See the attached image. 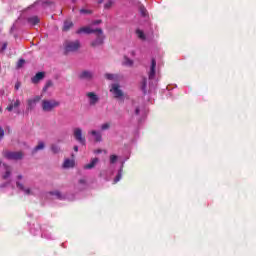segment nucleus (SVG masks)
Listing matches in <instances>:
<instances>
[{
    "instance_id": "nucleus-1",
    "label": "nucleus",
    "mask_w": 256,
    "mask_h": 256,
    "mask_svg": "<svg viewBox=\"0 0 256 256\" xmlns=\"http://www.w3.org/2000/svg\"><path fill=\"white\" fill-rule=\"evenodd\" d=\"M4 157L5 159H8L9 161H22L25 157V152L23 151H11L6 150L4 151Z\"/></svg>"
},
{
    "instance_id": "nucleus-2",
    "label": "nucleus",
    "mask_w": 256,
    "mask_h": 256,
    "mask_svg": "<svg viewBox=\"0 0 256 256\" xmlns=\"http://www.w3.org/2000/svg\"><path fill=\"white\" fill-rule=\"evenodd\" d=\"M61 103L57 100H42V109L43 111H53V109L59 107Z\"/></svg>"
},
{
    "instance_id": "nucleus-3",
    "label": "nucleus",
    "mask_w": 256,
    "mask_h": 256,
    "mask_svg": "<svg viewBox=\"0 0 256 256\" xmlns=\"http://www.w3.org/2000/svg\"><path fill=\"white\" fill-rule=\"evenodd\" d=\"M81 47V43L79 41L71 42L66 41L65 43V53H71L73 51H78Z\"/></svg>"
},
{
    "instance_id": "nucleus-4",
    "label": "nucleus",
    "mask_w": 256,
    "mask_h": 256,
    "mask_svg": "<svg viewBox=\"0 0 256 256\" xmlns=\"http://www.w3.org/2000/svg\"><path fill=\"white\" fill-rule=\"evenodd\" d=\"M96 40L91 43L92 47H99V45H103V40L105 39V36L103 35V30L96 29Z\"/></svg>"
},
{
    "instance_id": "nucleus-5",
    "label": "nucleus",
    "mask_w": 256,
    "mask_h": 256,
    "mask_svg": "<svg viewBox=\"0 0 256 256\" xmlns=\"http://www.w3.org/2000/svg\"><path fill=\"white\" fill-rule=\"evenodd\" d=\"M41 101V96H35L34 98L27 100V111H33L37 106V103Z\"/></svg>"
},
{
    "instance_id": "nucleus-6",
    "label": "nucleus",
    "mask_w": 256,
    "mask_h": 256,
    "mask_svg": "<svg viewBox=\"0 0 256 256\" xmlns=\"http://www.w3.org/2000/svg\"><path fill=\"white\" fill-rule=\"evenodd\" d=\"M157 67V61L155 58L151 60L150 72L148 74V79H155V68Z\"/></svg>"
},
{
    "instance_id": "nucleus-7",
    "label": "nucleus",
    "mask_w": 256,
    "mask_h": 256,
    "mask_svg": "<svg viewBox=\"0 0 256 256\" xmlns=\"http://www.w3.org/2000/svg\"><path fill=\"white\" fill-rule=\"evenodd\" d=\"M110 91L114 94V97H116V99H119L123 95V91L119 89V84L112 85Z\"/></svg>"
},
{
    "instance_id": "nucleus-8",
    "label": "nucleus",
    "mask_w": 256,
    "mask_h": 256,
    "mask_svg": "<svg viewBox=\"0 0 256 256\" xmlns=\"http://www.w3.org/2000/svg\"><path fill=\"white\" fill-rule=\"evenodd\" d=\"M74 137H75L76 141H79V143H82V145H85V138H83L81 129L76 128L74 130Z\"/></svg>"
},
{
    "instance_id": "nucleus-9",
    "label": "nucleus",
    "mask_w": 256,
    "mask_h": 256,
    "mask_svg": "<svg viewBox=\"0 0 256 256\" xmlns=\"http://www.w3.org/2000/svg\"><path fill=\"white\" fill-rule=\"evenodd\" d=\"M43 79H45V72H38L31 78V81L34 85H37L39 81H43Z\"/></svg>"
},
{
    "instance_id": "nucleus-10",
    "label": "nucleus",
    "mask_w": 256,
    "mask_h": 256,
    "mask_svg": "<svg viewBox=\"0 0 256 256\" xmlns=\"http://www.w3.org/2000/svg\"><path fill=\"white\" fill-rule=\"evenodd\" d=\"M19 107H21V100L16 99L12 100L6 109L7 111H13V109H19Z\"/></svg>"
},
{
    "instance_id": "nucleus-11",
    "label": "nucleus",
    "mask_w": 256,
    "mask_h": 256,
    "mask_svg": "<svg viewBox=\"0 0 256 256\" xmlns=\"http://www.w3.org/2000/svg\"><path fill=\"white\" fill-rule=\"evenodd\" d=\"M27 23L35 27V25H39L41 23V18L39 16H30L27 18Z\"/></svg>"
},
{
    "instance_id": "nucleus-12",
    "label": "nucleus",
    "mask_w": 256,
    "mask_h": 256,
    "mask_svg": "<svg viewBox=\"0 0 256 256\" xmlns=\"http://www.w3.org/2000/svg\"><path fill=\"white\" fill-rule=\"evenodd\" d=\"M86 95L90 101V105H96L98 103L99 97L94 92H88Z\"/></svg>"
},
{
    "instance_id": "nucleus-13",
    "label": "nucleus",
    "mask_w": 256,
    "mask_h": 256,
    "mask_svg": "<svg viewBox=\"0 0 256 256\" xmlns=\"http://www.w3.org/2000/svg\"><path fill=\"white\" fill-rule=\"evenodd\" d=\"M96 31H97V30H93V29H91V27H89V26H85V27H82V28L78 29V30L76 31V33H77L78 35H81V33H87V34L89 35V34H91V33H95V34H96Z\"/></svg>"
},
{
    "instance_id": "nucleus-14",
    "label": "nucleus",
    "mask_w": 256,
    "mask_h": 256,
    "mask_svg": "<svg viewBox=\"0 0 256 256\" xmlns=\"http://www.w3.org/2000/svg\"><path fill=\"white\" fill-rule=\"evenodd\" d=\"M63 167L64 169H71V167H75V160L65 159Z\"/></svg>"
},
{
    "instance_id": "nucleus-15",
    "label": "nucleus",
    "mask_w": 256,
    "mask_h": 256,
    "mask_svg": "<svg viewBox=\"0 0 256 256\" xmlns=\"http://www.w3.org/2000/svg\"><path fill=\"white\" fill-rule=\"evenodd\" d=\"M97 163H99V158H93L90 161V163H88L84 166V169H93V167H95V165H97Z\"/></svg>"
},
{
    "instance_id": "nucleus-16",
    "label": "nucleus",
    "mask_w": 256,
    "mask_h": 256,
    "mask_svg": "<svg viewBox=\"0 0 256 256\" xmlns=\"http://www.w3.org/2000/svg\"><path fill=\"white\" fill-rule=\"evenodd\" d=\"M91 135L94 136V141L95 143H99L102 141L103 137L101 136V134L95 130L91 131Z\"/></svg>"
},
{
    "instance_id": "nucleus-17",
    "label": "nucleus",
    "mask_w": 256,
    "mask_h": 256,
    "mask_svg": "<svg viewBox=\"0 0 256 256\" xmlns=\"http://www.w3.org/2000/svg\"><path fill=\"white\" fill-rule=\"evenodd\" d=\"M80 79H93V73L85 70L80 74Z\"/></svg>"
},
{
    "instance_id": "nucleus-18",
    "label": "nucleus",
    "mask_w": 256,
    "mask_h": 256,
    "mask_svg": "<svg viewBox=\"0 0 256 256\" xmlns=\"http://www.w3.org/2000/svg\"><path fill=\"white\" fill-rule=\"evenodd\" d=\"M17 187H18V189H21V191H24V193H26V195H31V190H30V188H26L25 189V186H23V184H21V183H19V182H17Z\"/></svg>"
},
{
    "instance_id": "nucleus-19",
    "label": "nucleus",
    "mask_w": 256,
    "mask_h": 256,
    "mask_svg": "<svg viewBox=\"0 0 256 256\" xmlns=\"http://www.w3.org/2000/svg\"><path fill=\"white\" fill-rule=\"evenodd\" d=\"M136 35L138 39H141L142 41H145L147 39V37L145 36V32H143V30L141 29L136 30Z\"/></svg>"
},
{
    "instance_id": "nucleus-20",
    "label": "nucleus",
    "mask_w": 256,
    "mask_h": 256,
    "mask_svg": "<svg viewBox=\"0 0 256 256\" xmlns=\"http://www.w3.org/2000/svg\"><path fill=\"white\" fill-rule=\"evenodd\" d=\"M118 160H119V156L115 154H112L109 157L110 165H115V163H117Z\"/></svg>"
},
{
    "instance_id": "nucleus-21",
    "label": "nucleus",
    "mask_w": 256,
    "mask_h": 256,
    "mask_svg": "<svg viewBox=\"0 0 256 256\" xmlns=\"http://www.w3.org/2000/svg\"><path fill=\"white\" fill-rule=\"evenodd\" d=\"M45 149V143L39 142L38 145L35 146L34 152L37 153V151H41Z\"/></svg>"
},
{
    "instance_id": "nucleus-22",
    "label": "nucleus",
    "mask_w": 256,
    "mask_h": 256,
    "mask_svg": "<svg viewBox=\"0 0 256 256\" xmlns=\"http://www.w3.org/2000/svg\"><path fill=\"white\" fill-rule=\"evenodd\" d=\"M73 27V22L66 21L64 23L63 31H69Z\"/></svg>"
},
{
    "instance_id": "nucleus-23",
    "label": "nucleus",
    "mask_w": 256,
    "mask_h": 256,
    "mask_svg": "<svg viewBox=\"0 0 256 256\" xmlns=\"http://www.w3.org/2000/svg\"><path fill=\"white\" fill-rule=\"evenodd\" d=\"M50 87H53V82L48 80L43 88V91L46 92Z\"/></svg>"
},
{
    "instance_id": "nucleus-24",
    "label": "nucleus",
    "mask_w": 256,
    "mask_h": 256,
    "mask_svg": "<svg viewBox=\"0 0 256 256\" xmlns=\"http://www.w3.org/2000/svg\"><path fill=\"white\" fill-rule=\"evenodd\" d=\"M80 13L84 14V15H91V13H93V10H89V9H81Z\"/></svg>"
},
{
    "instance_id": "nucleus-25",
    "label": "nucleus",
    "mask_w": 256,
    "mask_h": 256,
    "mask_svg": "<svg viewBox=\"0 0 256 256\" xmlns=\"http://www.w3.org/2000/svg\"><path fill=\"white\" fill-rule=\"evenodd\" d=\"M11 177V171L7 170L4 175L2 176V179H9Z\"/></svg>"
},
{
    "instance_id": "nucleus-26",
    "label": "nucleus",
    "mask_w": 256,
    "mask_h": 256,
    "mask_svg": "<svg viewBox=\"0 0 256 256\" xmlns=\"http://www.w3.org/2000/svg\"><path fill=\"white\" fill-rule=\"evenodd\" d=\"M23 65H25V60L20 59V60L18 61V64H17L18 69H21V67H23Z\"/></svg>"
},
{
    "instance_id": "nucleus-27",
    "label": "nucleus",
    "mask_w": 256,
    "mask_h": 256,
    "mask_svg": "<svg viewBox=\"0 0 256 256\" xmlns=\"http://www.w3.org/2000/svg\"><path fill=\"white\" fill-rule=\"evenodd\" d=\"M105 9H111V7H113V2L111 1H108L106 4H105Z\"/></svg>"
},
{
    "instance_id": "nucleus-28",
    "label": "nucleus",
    "mask_w": 256,
    "mask_h": 256,
    "mask_svg": "<svg viewBox=\"0 0 256 256\" xmlns=\"http://www.w3.org/2000/svg\"><path fill=\"white\" fill-rule=\"evenodd\" d=\"M20 88H21V82L17 81L15 83L14 89H15V91H19Z\"/></svg>"
},
{
    "instance_id": "nucleus-29",
    "label": "nucleus",
    "mask_w": 256,
    "mask_h": 256,
    "mask_svg": "<svg viewBox=\"0 0 256 256\" xmlns=\"http://www.w3.org/2000/svg\"><path fill=\"white\" fill-rule=\"evenodd\" d=\"M3 137H5V130H3V128L0 126V141L3 139Z\"/></svg>"
},
{
    "instance_id": "nucleus-30",
    "label": "nucleus",
    "mask_w": 256,
    "mask_h": 256,
    "mask_svg": "<svg viewBox=\"0 0 256 256\" xmlns=\"http://www.w3.org/2000/svg\"><path fill=\"white\" fill-rule=\"evenodd\" d=\"M102 131H106V129H109V123H104L101 126Z\"/></svg>"
},
{
    "instance_id": "nucleus-31",
    "label": "nucleus",
    "mask_w": 256,
    "mask_h": 256,
    "mask_svg": "<svg viewBox=\"0 0 256 256\" xmlns=\"http://www.w3.org/2000/svg\"><path fill=\"white\" fill-rule=\"evenodd\" d=\"M5 49H7V42L2 44V47L0 49V53H3V51H5Z\"/></svg>"
},
{
    "instance_id": "nucleus-32",
    "label": "nucleus",
    "mask_w": 256,
    "mask_h": 256,
    "mask_svg": "<svg viewBox=\"0 0 256 256\" xmlns=\"http://www.w3.org/2000/svg\"><path fill=\"white\" fill-rule=\"evenodd\" d=\"M78 183H79V185L85 186V185H87V180H85V179H80V180L78 181Z\"/></svg>"
},
{
    "instance_id": "nucleus-33",
    "label": "nucleus",
    "mask_w": 256,
    "mask_h": 256,
    "mask_svg": "<svg viewBox=\"0 0 256 256\" xmlns=\"http://www.w3.org/2000/svg\"><path fill=\"white\" fill-rule=\"evenodd\" d=\"M118 181H121V174H117L115 179H114V183H118Z\"/></svg>"
},
{
    "instance_id": "nucleus-34",
    "label": "nucleus",
    "mask_w": 256,
    "mask_h": 256,
    "mask_svg": "<svg viewBox=\"0 0 256 256\" xmlns=\"http://www.w3.org/2000/svg\"><path fill=\"white\" fill-rule=\"evenodd\" d=\"M106 79L112 80L113 79V74H107Z\"/></svg>"
},
{
    "instance_id": "nucleus-35",
    "label": "nucleus",
    "mask_w": 256,
    "mask_h": 256,
    "mask_svg": "<svg viewBox=\"0 0 256 256\" xmlns=\"http://www.w3.org/2000/svg\"><path fill=\"white\" fill-rule=\"evenodd\" d=\"M126 63H127V65H133V60H130V59H128L127 61H126Z\"/></svg>"
},
{
    "instance_id": "nucleus-36",
    "label": "nucleus",
    "mask_w": 256,
    "mask_h": 256,
    "mask_svg": "<svg viewBox=\"0 0 256 256\" xmlns=\"http://www.w3.org/2000/svg\"><path fill=\"white\" fill-rule=\"evenodd\" d=\"M50 195H57V197H61V194L59 192H56V193L50 192Z\"/></svg>"
},
{
    "instance_id": "nucleus-37",
    "label": "nucleus",
    "mask_w": 256,
    "mask_h": 256,
    "mask_svg": "<svg viewBox=\"0 0 256 256\" xmlns=\"http://www.w3.org/2000/svg\"><path fill=\"white\" fill-rule=\"evenodd\" d=\"M99 24H101V20H96L93 22V25H99Z\"/></svg>"
},
{
    "instance_id": "nucleus-38",
    "label": "nucleus",
    "mask_w": 256,
    "mask_h": 256,
    "mask_svg": "<svg viewBox=\"0 0 256 256\" xmlns=\"http://www.w3.org/2000/svg\"><path fill=\"white\" fill-rule=\"evenodd\" d=\"M145 87H147V82H146V81L143 82V87H142V89H145Z\"/></svg>"
},
{
    "instance_id": "nucleus-39",
    "label": "nucleus",
    "mask_w": 256,
    "mask_h": 256,
    "mask_svg": "<svg viewBox=\"0 0 256 256\" xmlns=\"http://www.w3.org/2000/svg\"><path fill=\"white\" fill-rule=\"evenodd\" d=\"M74 151H79V147L78 146H74Z\"/></svg>"
},
{
    "instance_id": "nucleus-40",
    "label": "nucleus",
    "mask_w": 256,
    "mask_h": 256,
    "mask_svg": "<svg viewBox=\"0 0 256 256\" xmlns=\"http://www.w3.org/2000/svg\"><path fill=\"white\" fill-rule=\"evenodd\" d=\"M136 114L139 115V108L136 109Z\"/></svg>"
},
{
    "instance_id": "nucleus-41",
    "label": "nucleus",
    "mask_w": 256,
    "mask_h": 256,
    "mask_svg": "<svg viewBox=\"0 0 256 256\" xmlns=\"http://www.w3.org/2000/svg\"><path fill=\"white\" fill-rule=\"evenodd\" d=\"M102 151L101 150H96L95 153H101Z\"/></svg>"
},
{
    "instance_id": "nucleus-42",
    "label": "nucleus",
    "mask_w": 256,
    "mask_h": 256,
    "mask_svg": "<svg viewBox=\"0 0 256 256\" xmlns=\"http://www.w3.org/2000/svg\"><path fill=\"white\" fill-rule=\"evenodd\" d=\"M18 179H23V176L19 175V176H18Z\"/></svg>"
},
{
    "instance_id": "nucleus-43",
    "label": "nucleus",
    "mask_w": 256,
    "mask_h": 256,
    "mask_svg": "<svg viewBox=\"0 0 256 256\" xmlns=\"http://www.w3.org/2000/svg\"><path fill=\"white\" fill-rule=\"evenodd\" d=\"M3 111V108L0 106V113Z\"/></svg>"
}]
</instances>
